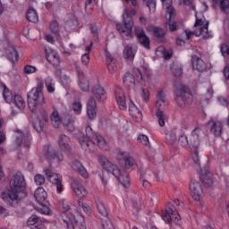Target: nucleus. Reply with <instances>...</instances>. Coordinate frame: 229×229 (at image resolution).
Masks as SVG:
<instances>
[{
    "label": "nucleus",
    "mask_w": 229,
    "mask_h": 229,
    "mask_svg": "<svg viewBox=\"0 0 229 229\" xmlns=\"http://www.w3.org/2000/svg\"><path fill=\"white\" fill-rule=\"evenodd\" d=\"M11 190L4 191L1 194L3 201L7 203L10 207H17L19 201V194L22 192V189L26 187V180L24 175L18 172L13 175L10 181Z\"/></svg>",
    "instance_id": "f257e3e1"
},
{
    "label": "nucleus",
    "mask_w": 229,
    "mask_h": 229,
    "mask_svg": "<svg viewBox=\"0 0 229 229\" xmlns=\"http://www.w3.org/2000/svg\"><path fill=\"white\" fill-rule=\"evenodd\" d=\"M79 142L85 151L92 149L95 144H97L103 151H108V143H106L105 138H103V136L96 135L90 126L86 127L85 134L82 138H80Z\"/></svg>",
    "instance_id": "f03ea898"
},
{
    "label": "nucleus",
    "mask_w": 229,
    "mask_h": 229,
    "mask_svg": "<svg viewBox=\"0 0 229 229\" xmlns=\"http://www.w3.org/2000/svg\"><path fill=\"white\" fill-rule=\"evenodd\" d=\"M43 90L44 82L38 79L37 81V86L27 94L28 106L32 114H37L38 107L46 105Z\"/></svg>",
    "instance_id": "7ed1b4c3"
},
{
    "label": "nucleus",
    "mask_w": 229,
    "mask_h": 229,
    "mask_svg": "<svg viewBox=\"0 0 229 229\" xmlns=\"http://www.w3.org/2000/svg\"><path fill=\"white\" fill-rule=\"evenodd\" d=\"M175 102L180 108H185L187 105L192 103V95L187 86H182L177 89Z\"/></svg>",
    "instance_id": "20e7f679"
},
{
    "label": "nucleus",
    "mask_w": 229,
    "mask_h": 229,
    "mask_svg": "<svg viewBox=\"0 0 229 229\" xmlns=\"http://www.w3.org/2000/svg\"><path fill=\"white\" fill-rule=\"evenodd\" d=\"M123 22L116 24V30L119 31V33H127V37H130L131 35V30H133V18H131V15H130V12L128 11V8H125L123 13Z\"/></svg>",
    "instance_id": "39448f33"
},
{
    "label": "nucleus",
    "mask_w": 229,
    "mask_h": 229,
    "mask_svg": "<svg viewBox=\"0 0 229 229\" xmlns=\"http://www.w3.org/2000/svg\"><path fill=\"white\" fill-rule=\"evenodd\" d=\"M163 220L166 225H171L173 221L176 222L180 219V214L174 205L168 203L165 208V213L162 215Z\"/></svg>",
    "instance_id": "423d86ee"
},
{
    "label": "nucleus",
    "mask_w": 229,
    "mask_h": 229,
    "mask_svg": "<svg viewBox=\"0 0 229 229\" xmlns=\"http://www.w3.org/2000/svg\"><path fill=\"white\" fill-rule=\"evenodd\" d=\"M135 81H142V72H140L139 68H134L132 70V75L130 72L125 73L123 80L125 87H131V85H135Z\"/></svg>",
    "instance_id": "0eeeda50"
},
{
    "label": "nucleus",
    "mask_w": 229,
    "mask_h": 229,
    "mask_svg": "<svg viewBox=\"0 0 229 229\" xmlns=\"http://www.w3.org/2000/svg\"><path fill=\"white\" fill-rule=\"evenodd\" d=\"M44 173L48 182H50V183H52L53 185H55L58 194L64 192V184H62V180L58 177V174L53 172L49 168L45 169Z\"/></svg>",
    "instance_id": "6e6552de"
},
{
    "label": "nucleus",
    "mask_w": 229,
    "mask_h": 229,
    "mask_svg": "<svg viewBox=\"0 0 229 229\" xmlns=\"http://www.w3.org/2000/svg\"><path fill=\"white\" fill-rule=\"evenodd\" d=\"M190 194L195 201H201L203 198V186L201 182L191 180L190 182Z\"/></svg>",
    "instance_id": "1a4fd4ad"
},
{
    "label": "nucleus",
    "mask_w": 229,
    "mask_h": 229,
    "mask_svg": "<svg viewBox=\"0 0 229 229\" xmlns=\"http://www.w3.org/2000/svg\"><path fill=\"white\" fill-rule=\"evenodd\" d=\"M98 162L100 165L106 171L107 173H112L114 176H119L121 174V170L117 168V166L114 165L112 162L106 158L105 156H98Z\"/></svg>",
    "instance_id": "9d476101"
},
{
    "label": "nucleus",
    "mask_w": 229,
    "mask_h": 229,
    "mask_svg": "<svg viewBox=\"0 0 229 229\" xmlns=\"http://www.w3.org/2000/svg\"><path fill=\"white\" fill-rule=\"evenodd\" d=\"M44 151H45V157L51 164L52 162H62L64 160V156L63 155H58V152L53 148L50 145H47L44 147Z\"/></svg>",
    "instance_id": "9b49d317"
},
{
    "label": "nucleus",
    "mask_w": 229,
    "mask_h": 229,
    "mask_svg": "<svg viewBox=\"0 0 229 229\" xmlns=\"http://www.w3.org/2000/svg\"><path fill=\"white\" fill-rule=\"evenodd\" d=\"M203 135V131L199 128H195L189 137L188 144L190 149H198L199 148V139Z\"/></svg>",
    "instance_id": "f8f14e48"
},
{
    "label": "nucleus",
    "mask_w": 229,
    "mask_h": 229,
    "mask_svg": "<svg viewBox=\"0 0 229 229\" xmlns=\"http://www.w3.org/2000/svg\"><path fill=\"white\" fill-rule=\"evenodd\" d=\"M184 33L186 40H189L192 35H196V37H203L204 38H212V32H208V21H207L199 30H196L195 32L185 30Z\"/></svg>",
    "instance_id": "ddd939ff"
},
{
    "label": "nucleus",
    "mask_w": 229,
    "mask_h": 229,
    "mask_svg": "<svg viewBox=\"0 0 229 229\" xmlns=\"http://www.w3.org/2000/svg\"><path fill=\"white\" fill-rule=\"evenodd\" d=\"M135 35L141 46L145 47V49H151V41L149 40V38L146 35V32L144 30L140 28L135 29Z\"/></svg>",
    "instance_id": "4468645a"
},
{
    "label": "nucleus",
    "mask_w": 229,
    "mask_h": 229,
    "mask_svg": "<svg viewBox=\"0 0 229 229\" xmlns=\"http://www.w3.org/2000/svg\"><path fill=\"white\" fill-rule=\"evenodd\" d=\"M72 192L77 196V198H85L87 196V190L81 185V182L78 179H73L72 182Z\"/></svg>",
    "instance_id": "2eb2a0df"
},
{
    "label": "nucleus",
    "mask_w": 229,
    "mask_h": 229,
    "mask_svg": "<svg viewBox=\"0 0 229 229\" xmlns=\"http://www.w3.org/2000/svg\"><path fill=\"white\" fill-rule=\"evenodd\" d=\"M44 221L37 215L30 216L27 220V225L30 229H44Z\"/></svg>",
    "instance_id": "dca6fc26"
},
{
    "label": "nucleus",
    "mask_w": 229,
    "mask_h": 229,
    "mask_svg": "<svg viewBox=\"0 0 229 229\" xmlns=\"http://www.w3.org/2000/svg\"><path fill=\"white\" fill-rule=\"evenodd\" d=\"M87 114L91 121L96 119V115H98V106L96 105V99L92 97L87 102Z\"/></svg>",
    "instance_id": "f3484780"
},
{
    "label": "nucleus",
    "mask_w": 229,
    "mask_h": 229,
    "mask_svg": "<svg viewBox=\"0 0 229 229\" xmlns=\"http://www.w3.org/2000/svg\"><path fill=\"white\" fill-rule=\"evenodd\" d=\"M45 53H46V58L47 62H49V64H51L52 65H55V67L60 65V55H58L56 51L51 48H48V49H45Z\"/></svg>",
    "instance_id": "a211bd4d"
},
{
    "label": "nucleus",
    "mask_w": 229,
    "mask_h": 229,
    "mask_svg": "<svg viewBox=\"0 0 229 229\" xmlns=\"http://www.w3.org/2000/svg\"><path fill=\"white\" fill-rule=\"evenodd\" d=\"M71 167L73 171L78 173L82 178H89V173L85 166L81 164V162L78 161V159H73L71 165Z\"/></svg>",
    "instance_id": "6ab92c4d"
},
{
    "label": "nucleus",
    "mask_w": 229,
    "mask_h": 229,
    "mask_svg": "<svg viewBox=\"0 0 229 229\" xmlns=\"http://www.w3.org/2000/svg\"><path fill=\"white\" fill-rule=\"evenodd\" d=\"M167 105L165 92H164V90H159L156 97V106L158 108V110H164L167 108Z\"/></svg>",
    "instance_id": "aec40b11"
},
{
    "label": "nucleus",
    "mask_w": 229,
    "mask_h": 229,
    "mask_svg": "<svg viewBox=\"0 0 229 229\" xmlns=\"http://www.w3.org/2000/svg\"><path fill=\"white\" fill-rule=\"evenodd\" d=\"M91 94H93L94 98L99 101V103H103L106 98L105 97V94H106V91H105V88L101 87V85H96L91 89Z\"/></svg>",
    "instance_id": "412c9836"
},
{
    "label": "nucleus",
    "mask_w": 229,
    "mask_h": 229,
    "mask_svg": "<svg viewBox=\"0 0 229 229\" xmlns=\"http://www.w3.org/2000/svg\"><path fill=\"white\" fill-rule=\"evenodd\" d=\"M191 64L193 69L199 72H205L207 71V64L201 58L198 57V55L191 57Z\"/></svg>",
    "instance_id": "4be33fe9"
},
{
    "label": "nucleus",
    "mask_w": 229,
    "mask_h": 229,
    "mask_svg": "<svg viewBox=\"0 0 229 229\" xmlns=\"http://www.w3.org/2000/svg\"><path fill=\"white\" fill-rule=\"evenodd\" d=\"M114 98L120 110H126V98H124V93H123L122 89H116L114 91Z\"/></svg>",
    "instance_id": "5701e85b"
},
{
    "label": "nucleus",
    "mask_w": 229,
    "mask_h": 229,
    "mask_svg": "<svg viewBox=\"0 0 229 229\" xmlns=\"http://www.w3.org/2000/svg\"><path fill=\"white\" fill-rule=\"evenodd\" d=\"M200 181L206 187H212L214 181L212 180V174L208 168H205L200 172Z\"/></svg>",
    "instance_id": "b1692460"
},
{
    "label": "nucleus",
    "mask_w": 229,
    "mask_h": 229,
    "mask_svg": "<svg viewBox=\"0 0 229 229\" xmlns=\"http://www.w3.org/2000/svg\"><path fill=\"white\" fill-rule=\"evenodd\" d=\"M34 198L37 203L44 207V203H46V199H47V193L44 188L39 187L35 191Z\"/></svg>",
    "instance_id": "393cba45"
},
{
    "label": "nucleus",
    "mask_w": 229,
    "mask_h": 229,
    "mask_svg": "<svg viewBox=\"0 0 229 229\" xmlns=\"http://www.w3.org/2000/svg\"><path fill=\"white\" fill-rule=\"evenodd\" d=\"M58 144L62 151H71V139L67 135L62 134L59 137Z\"/></svg>",
    "instance_id": "a878e982"
},
{
    "label": "nucleus",
    "mask_w": 229,
    "mask_h": 229,
    "mask_svg": "<svg viewBox=\"0 0 229 229\" xmlns=\"http://www.w3.org/2000/svg\"><path fill=\"white\" fill-rule=\"evenodd\" d=\"M106 60L109 72L114 74L117 71V59L107 53L106 55Z\"/></svg>",
    "instance_id": "bb28decb"
},
{
    "label": "nucleus",
    "mask_w": 229,
    "mask_h": 229,
    "mask_svg": "<svg viewBox=\"0 0 229 229\" xmlns=\"http://www.w3.org/2000/svg\"><path fill=\"white\" fill-rule=\"evenodd\" d=\"M210 124V131L215 135V137H219L221 135V131H223V123L219 121L211 120L208 122Z\"/></svg>",
    "instance_id": "cd10ccee"
},
{
    "label": "nucleus",
    "mask_w": 229,
    "mask_h": 229,
    "mask_svg": "<svg viewBox=\"0 0 229 229\" xmlns=\"http://www.w3.org/2000/svg\"><path fill=\"white\" fill-rule=\"evenodd\" d=\"M119 158L124 161V168L130 169V167H133L135 165V159H133L128 153H119Z\"/></svg>",
    "instance_id": "c85d7f7f"
},
{
    "label": "nucleus",
    "mask_w": 229,
    "mask_h": 229,
    "mask_svg": "<svg viewBox=\"0 0 229 229\" xmlns=\"http://www.w3.org/2000/svg\"><path fill=\"white\" fill-rule=\"evenodd\" d=\"M115 178L119 180L121 185H123L124 189H128L130 187V175L128 174V173H122L120 171V174L118 176H115Z\"/></svg>",
    "instance_id": "c756f323"
},
{
    "label": "nucleus",
    "mask_w": 229,
    "mask_h": 229,
    "mask_svg": "<svg viewBox=\"0 0 229 229\" xmlns=\"http://www.w3.org/2000/svg\"><path fill=\"white\" fill-rule=\"evenodd\" d=\"M164 8L166 10V13L169 14V19H174V8H173V0H161Z\"/></svg>",
    "instance_id": "7c9ffc66"
},
{
    "label": "nucleus",
    "mask_w": 229,
    "mask_h": 229,
    "mask_svg": "<svg viewBox=\"0 0 229 229\" xmlns=\"http://www.w3.org/2000/svg\"><path fill=\"white\" fill-rule=\"evenodd\" d=\"M62 123L64 124V126H65L68 131H74V126L72 125V120H71V115L64 114L61 116V124Z\"/></svg>",
    "instance_id": "2f4dec72"
},
{
    "label": "nucleus",
    "mask_w": 229,
    "mask_h": 229,
    "mask_svg": "<svg viewBox=\"0 0 229 229\" xmlns=\"http://www.w3.org/2000/svg\"><path fill=\"white\" fill-rule=\"evenodd\" d=\"M136 53H137V50L135 48L130 46H126L123 49V58L132 62V60L135 58Z\"/></svg>",
    "instance_id": "473e14b6"
},
{
    "label": "nucleus",
    "mask_w": 229,
    "mask_h": 229,
    "mask_svg": "<svg viewBox=\"0 0 229 229\" xmlns=\"http://www.w3.org/2000/svg\"><path fill=\"white\" fill-rule=\"evenodd\" d=\"M129 112L132 117H136L137 119H142V112H140V110L137 108L133 102L129 103Z\"/></svg>",
    "instance_id": "72a5a7b5"
},
{
    "label": "nucleus",
    "mask_w": 229,
    "mask_h": 229,
    "mask_svg": "<svg viewBox=\"0 0 229 229\" xmlns=\"http://www.w3.org/2000/svg\"><path fill=\"white\" fill-rule=\"evenodd\" d=\"M50 119L54 128H60V124H62V116H60L58 111H54L50 116Z\"/></svg>",
    "instance_id": "f704fd0d"
},
{
    "label": "nucleus",
    "mask_w": 229,
    "mask_h": 229,
    "mask_svg": "<svg viewBox=\"0 0 229 229\" xmlns=\"http://www.w3.org/2000/svg\"><path fill=\"white\" fill-rule=\"evenodd\" d=\"M8 58L12 64H17L19 62V52L15 49V47H11L8 49Z\"/></svg>",
    "instance_id": "c9c22d12"
},
{
    "label": "nucleus",
    "mask_w": 229,
    "mask_h": 229,
    "mask_svg": "<svg viewBox=\"0 0 229 229\" xmlns=\"http://www.w3.org/2000/svg\"><path fill=\"white\" fill-rule=\"evenodd\" d=\"M27 21H29V22H38V14L37 13V11H35V9L33 8H30L27 11Z\"/></svg>",
    "instance_id": "e433bc0d"
},
{
    "label": "nucleus",
    "mask_w": 229,
    "mask_h": 229,
    "mask_svg": "<svg viewBox=\"0 0 229 229\" xmlns=\"http://www.w3.org/2000/svg\"><path fill=\"white\" fill-rule=\"evenodd\" d=\"M45 86L49 94H55V81L51 77H47L45 79Z\"/></svg>",
    "instance_id": "4c0bfd02"
},
{
    "label": "nucleus",
    "mask_w": 229,
    "mask_h": 229,
    "mask_svg": "<svg viewBox=\"0 0 229 229\" xmlns=\"http://www.w3.org/2000/svg\"><path fill=\"white\" fill-rule=\"evenodd\" d=\"M13 102L15 106L20 108V110H24V108H26V103L24 102V99H22V97H21V95H15Z\"/></svg>",
    "instance_id": "58836bf2"
},
{
    "label": "nucleus",
    "mask_w": 229,
    "mask_h": 229,
    "mask_svg": "<svg viewBox=\"0 0 229 229\" xmlns=\"http://www.w3.org/2000/svg\"><path fill=\"white\" fill-rule=\"evenodd\" d=\"M79 86L82 92L90 91V81H89V79H82L79 81Z\"/></svg>",
    "instance_id": "ea45409f"
},
{
    "label": "nucleus",
    "mask_w": 229,
    "mask_h": 229,
    "mask_svg": "<svg viewBox=\"0 0 229 229\" xmlns=\"http://www.w3.org/2000/svg\"><path fill=\"white\" fill-rule=\"evenodd\" d=\"M150 31L153 33L154 37L157 38H164L165 37V30L158 27H150Z\"/></svg>",
    "instance_id": "a19ab883"
},
{
    "label": "nucleus",
    "mask_w": 229,
    "mask_h": 229,
    "mask_svg": "<svg viewBox=\"0 0 229 229\" xmlns=\"http://www.w3.org/2000/svg\"><path fill=\"white\" fill-rule=\"evenodd\" d=\"M3 97L5 103L10 104L13 102V99H14L13 94L12 93V91H10L8 88H4Z\"/></svg>",
    "instance_id": "79ce46f5"
},
{
    "label": "nucleus",
    "mask_w": 229,
    "mask_h": 229,
    "mask_svg": "<svg viewBox=\"0 0 229 229\" xmlns=\"http://www.w3.org/2000/svg\"><path fill=\"white\" fill-rule=\"evenodd\" d=\"M97 209L99 212L100 216H103V217L108 216V211H106V208H105V204L101 202V200L96 201Z\"/></svg>",
    "instance_id": "37998d69"
},
{
    "label": "nucleus",
    "mask_w": 229,
    "mask_h": 229,
    "mask_svg": "<svg viewBox=\"0 0 229 229\" xmlns=\"http://www.w3.org/2000/svg\"><path fill=\"white\" fill-rule=\"evenodd\" d=\"M165 140L169 146H173L175 142H177L176 133L171 131L166 132Z\"/></svg>",
    "instance_id": "c03bdc74"
},
{
    "label": "nucleus",
    "mask_w": 229,
    "mask_h": 229,
    "mask_svg": "<svg viewBox=\"0 0 229 229\" xmlns=\"http://www.w3.org/2000/svg\"><path fill=\"white\" fill-rule=\"evenodd\" d=\"M156 117L157 118L159 126H165V114H164V111H162V109H157Z\"/></svg>",
    "instance_id": "a18cd8bd"
},
{
    "label": "nucleus",
    "mask_w": 229,
    "mask_h": 229,
    "mask_svg": "<svg viewBox=\"0 0 229 229\" xmlns=\"http://www.w3.org/2000/svg\"><path fill=\"white\" fill-rule=\"evenodd\" d=\"M157 51H160V53H163V57L165 60H171L173 56V51L172 50H165L164 47H160L157 48Z\"/></svg>",
    "instance_id": "49530a36"
},
{
    "label": "nucleus",
    "mask_w": 229,
    "mask_h": 229,
    "mask_svg": "<svg viewBox=\"0 0 229 229\" xmlns=\"http://www.w3.org/2000/svg\"><path fill=\"white\" fill-rule=\"evenodd\" d=\"M146 4V6L149 9V12L154 13L157 10V0H143Z\"/></svg>",
    "instance_id": "de8ad7c7"
},
{
    "label": "nucleus",
    "mask_w": 229,
    "mask_h": 229,
    "mask_svg": "<svg viewBox=\"0 0 229 229\" xmlns=\"http://www.w3.org/2000/svg\"><path fill=\"white\" fill-rule=\"evenodd\" d=\"M75 223L80 229H87V225L85 224V217L83 216H79L75 219Z\"/></svg>",
    "instance_id": "09e8293b"
},
{
    "label": "nucleus",
    "mask_w": 229,
    "mask_h": 229,
    "mask_svg": "<svg viewBox=\"0 0 229 229\" xmlns=\"http://www.w3.org/2000/svg\"><path fill=\"white\" fill-rule=\"evenodd\" d=\"M33 128L38 133H42V131H44V123L38 119L34 122Z\"/></svg>",
    "instance_id": "8fccbe9b"
},
{
    "label": "nucleus",
    "mask_w": 229,
    "mask_h": 229,
    "mask_svg": "<svg viewBox=\"0 0 229 229\" xmlns=\"http://www.w3.org/2000/svg\"><path fill=\"white\" fill-rule=\"evenodd\" d=\"M178 143L182 148H189V138L187 136L182 134L178 139Z\"/></svg>",
    "instance_id": "3c124183"
},
{
    "label": "nucleus",
    "mask_w": 229,
    "mask_h": 229,
    "mask_svg": "<svg viewBox=\"0 0 229 229\" xmlns=\"http://www.w3.org/2000/svg\"><path fill=\"white\" fill-rule=\"evenodd\" d=\"M34 182L36 185H44L46 183V177L40 174H38L34 176Z\"/></svg>",
    "instance_id": "603ef678"
},
{
    "label": "nucleus",
    "mask_w": 229,
    "mask_h": 229,
    "mask_svg": "<svg viewBox=\"0 0 229 229\" xmlns=\"http://www.w3.org/2000/svg\"><path fill=\"white\" fill-rule=\"evenodd\" d=\"M72 219H74V216H72V215H71L69 217L63 218V223L64 225H66L68 229H74Z\"/></svg>",
    "instance_id": "864d4df0"
},
{
    "label": "nucleus",
    "mask_w": 229,
    "mask_h": 229,
    "mask_svg": "<svg viewBox=\"0 0 229 229\" xmlns=\"http://www.w3.org/2000/svg\"><path fill=\"white\" fill-rule=\"evenodd\" d=\"M60 28L58 25V21H54L50 23V31L51 33H54V35H58V31H59Z\"/></svg>",
    "instance_id": "5fc2aeb1"
},
{
    "label": "nucleus",
    "mask_w": 229,
    "mask_h": 229,
    "mask_svg": "<svg viewBox=\"0 0 229 229\" xmlns=\"http://www.w3.org/2000/svg\"><path fill=\"white\" fill-rule=\"evenodd\" d=\"M220 10L224 12V13H228L229 11V1L228 0H221L220 1Z\"/></svg>",
    "instance_id": "6e6d98bb"
},
{
    "label": "nucleus",
    "mask_w": 229,
    "mask_h": 229,
    "mask_svg": "<svg viewBox=\"0 0 229 229\" xmlns=\"http://www.w3.org/2000/svg\"><path fill=\"white\" fill-rule=\"evenodd\" d=\"M138 140H139V142L143 144V146H148L149 145V139L148 138V136H146L144 134H140L138 136Z\"/></svg>",
    "instance_id": "4d7b16f0"
},
{
    "label": "nucleus",
    "mask_w": 229,
    "mask_h": 229,
    "mask_svg": "<svg viewBox=\"0 0 229 229\" xmlns=\"http://www.w3.org/2000/svg\"><path fill=\"white\" fill-rule=\"evenodd\" d=\"M169 21L165 23L166 30H170V31H176V22L171 21V19L168 18Z\"/></svg>",
    "instance_id": "13d9d810"
},
{
    "label": "nucleus",
    "mask_w": 229,
    "mask_h": 229,
    "mask_svg": "<svg viewBox=\"0 0 229 229\" xmlns=\"http://www.w3.org/2000/svg\"><path fill=\"white\" fill-rule=\"evenodd\" d=\"M61 208L64 213L69 212L71 210V206L69 205V201L64 199L61 201Z\"/></svg>",
    "instance_id": "bf43d9fd"
},
{
    "label": "nucleus",
    "mask_w": 229,
    "mask_h": 229,
    "mask_svg": "<svg viewBox=\"0 0 229 229\" xmlns=\"http://www.w3.org/2000/svg\"><path fill=\"white\" fill-rule=\"evenodd\" d=\"M173 72H174L175 78H178L179 76L183 74V69L181 66H174Z\"/></svg>",
    "instance_id": "052dcab7"
},
{
    "label": "nucleus",
    "mask_w": 229,
    "mask_h": 229,
    "mask_svg": "<svg viewBox=\"0 0 229 229\" xmlns=\"http://www.w3.org/2000/svg\"><path fill=\"white\" fill-rule=\"evenodd\" d=\"M140 180L142 183V187H144L145 189H149V187H151V183H149V182L146 180V176H144V174H141Z\"/></svg>",
    "instance_id": "680f3d73"
},
{
    "label": "nucleus",
    "mask_w": 229,
    "mask_h": 229,
    "mask_svg": "<svg viewBox=\"0 0 229 229\" xmlns=\"http://www.w3.org/2000/svg\"><path fill=\"white\" fill-rule=\"evenodd\" d=\"M220 51L224 56L229 55V47L226 44H222L220 47Z\"/></svg>",
    "instance_id": "e2e57ef3"
},
{
    "label": "nucleus",
    "mask_w": 229,
    "mask_h": 229,
    "mask_svg": "<svg viewBox=\"0 0 229 229\" xmlns=\"http://www.w3.org/2000/svg\"><path fill=\"white\" fill-rule=\"evenodd\" d=\"M73 112L75 114H81V102H74L72 106Z\"/></svg>",
    "instance_id": "0e129e2a"
},
{
    "label": "nucleus",
    "mask_w": 229,
    "mask_h": 229,
    "mask_svg": "<svg viewBox=\"0 0 229 229\" xmlns=\"http://www.w3.org/2000/svg\"><path fill=\"white\" fill-rule=\"evenodd\" d=\"M140 96L143 101H148V99H149V90L146 89H141Z\"/></svg>",
    "instance_id": "69168bd1"
},
{
    "label": "nucleus",
    "mask_w": 229,
    "mask_h": 229,
    "mask_svg": "<svg viewBox=\"0 0 229 229\" xmlns=\"http://www.w3.org/2000/svg\"><path fill=\"white\" fill-rule=\"evenodd\" d=\"M37 71V68L35 66L27 65L24 67V72L25 74H33Z\"/></svg>",
    "instance_id": "338daca9"
},
{
    "label": "nucleus",
    "mask_w": 229,
    "mask_h": 229,
    "mask_svg": "<svg viewBox=\"0 0 229 229\" xmlns=\"http://www.w3.org/2000/svg\"><path fill=\"white\" fill-rule=\"evenodd\" d=\"M102 228L103 229H114V224L110 220L102 222Z\"/></svg>",
    "instance_id": "774afa93"
}]
</instances>
